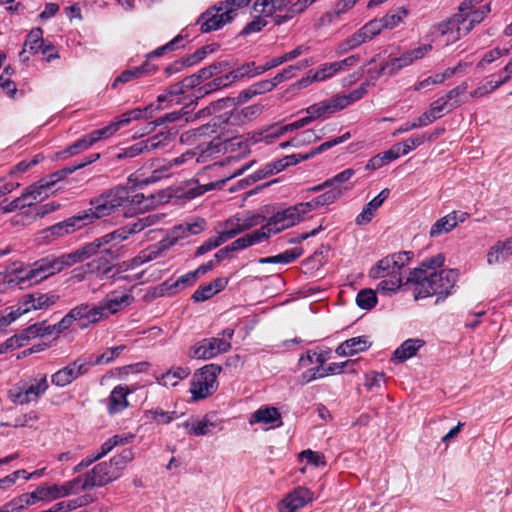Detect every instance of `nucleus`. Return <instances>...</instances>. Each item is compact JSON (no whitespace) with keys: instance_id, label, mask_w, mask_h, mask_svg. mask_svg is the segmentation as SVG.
<instances>
[{"instance_id":"22","label":"nucleus","mask_w":512,"mask_h":512,"mask_svg":"<svg viewBox=\"0 0 512 512\" xmlns=\"http://www.w3.org/2000/svg\"><path fill=\"white\" fill-rule=\"evenodd\" d=\"M512 257V237L497 240L486 252V263L493 267L508 261Z\"/></svg>"},{"instance_id":"63","label":"nucleus","mask_w":512,"mask_h":512,"mask_svg":"<svg viewBox=\"0 0 512 512\" xmlns=\"http://www.w3.org/2000/svg\"><path fill=\"white\" fill-rule=\"evenodd\" d=\"M319 139V136L312 129L304 130L291 139L292 147H301L311 144Z\"/></svg>"},{"instance_id":"44","label":"nucleus","mask_w":512,"mask_h":512,"mask_svg":"<svg viewBox=\"0 0 512 512\" xmlns=\"http://www.w3.org/2000/svg\"><path fill=\"white\" fill-rule=\"evenodd\" d=\"M190 374L188 367H176L161 376L159 383L166 387H174L181 380L187 378Z\"/></svg>"},{"instance_id":"13","label":"nucleus","mask_w":512,"mask_h":512,"mask_svg":"<svg viewBox=\"0 0 512 512\" xmlns=\"http://www.w3.org/2000/svg\"><path fill=\"white\" fill-rule=\"evenodd\" d=\"M221 370L217 364H208L193 375L190 392L194 400L204 399L217 389V376Z\"/></svg>"},{"instance_id":"64","label":"nucleus","mask_w":512,"mask_h":512,"mask_svg":"<svg viewBox=\"0 0 512 512\" xmlns=\"http://www.w3.org/2000/svg\"><path fill=\"white\" fill-rule=\"evenodd\" d=\"M300 460H305L307 464L314 467H321L326 465L325 457L322 453L312 451L310 449L304 450L299 454Z\"/></svg>"},{"instance_id":"26","label":"nucleus","mask_w":512,"mask_h":512,"mask_svg":"<svg viewBox=\"0 0 512 512\" xmlns=\"http://www.w3.org/2000/svg\"><path fill=\"white\" fill-rule=\"evenodd\" d=\"M182 425L187 433L193 436H205L213 433L216 428L220 429L211 415H205L202 418H191Z\"/></svg>"},{"instance_id":"28","label":"nucleus","mask_w":512,"mask_h":512,"mask_svg":"<svg viewBox=\"0 0 512 512\" xmlns=\"http://www.w3.org/2000/svg\"><path fill=\"white\" fill-rule=\"evenodd\" d=\"M80 327H87L105 319L101 305L81 304L74 308Z\"/></svg>"},{"instance_id":"53","label":"nucleus","mask_w":512,"mask_h":512,"mask_svg":"<svg viewBox=\"0 0 512 512\" xmlns=\"http://www.w3.org/2000/svg\"><path fill=\"white\" fill-rule=\"evenodd\" d=\"M356 303L363 310H371L377 304L376 292L372 289H362L356 296Z\"/></svg>"},{"instance_id":"8","label":"nucleus","mask_w":512,"mask_h":512,"mask_svg":"<svg viewBox=\"0 0 512 512\" xmlns=\"http://www.w3.org/2000/svg\"><path fill=\"white\" fill-rule=\"evenodd\" d=\"M307 213L302 203L279 210L274 213L261 228L265 232L267 238L281 231L288 229L300 223L307 217Z\"/></svg>"},{"instance_id":"50","label":"nucleus","mask_w":512,"mask_h":512,"mask_svg":"<svg viewBox=\"0 0 512 512\" xmlns=\"http://www.w3.org/2000/svg\"><path fill=\"white\" fill-rule=\"evenodd\" d=\"M170 141V134L166 132L158 133L146 140L140 141L144 152H150L160 147L166 146Z\"/></svg>"},{"instance_id":"55","label":"nucleus","mask_w":512,"mask_h":512,"mask_svg":"<svg viewBox=\"0 0 512 512\" xmlns=\"http://www.w3.org/2000/svg\"><path fill=\"white\" fill-rule=\"evenodd\" d=\"M468 88L467 83H462L455 88L451 89L444 95L446 102L449 107L452 109L459 107L463 103V95L465 94Z\"/></svg>"},{"instance_id":"62","label":"nucleus","mask_w":512,"mask_h":512,"mask_svg":"<svg viewBox=\"0 0 512 512\" xmlns=\"http://www.w3.org/2000/svg\"><path fill=\"white\" fill-rule=\"evenodd\" d=\"M236 217L239 219L243 231L260 225L263 220V217L260 214L253 212H245L243 214H238L236 215Z\"/></svg>"},{"instance_id":"12","label":"nucleus","mask_w":512,"mask_h":512,"mask_svg":"<svg viewBox=\"0 0 512 512\" xmlns=\"http://www.w3.org/2000/svg\"><path fill=\"white\" fill-rule=\"evenodd\" d=\"M58 296L52 293H32L23 296L16 306L8 308L5 313L11 324L20 316L31 311L42 310L55 304Z\"/></svg>"},{"instance_id":"45","label":"nucleus","mask_w":512,"mask_h":512,"mask_svg":"<svg viewBox=\"0 0 512 512\" xmlns=\"http://www.w3.org/2000/svg\"><path fill=\"white\" fill-rule=\"evenodd\" d=\"M135 438L133 433L116 434L107 439L100 447V455H107L117 446L130 444Z\"/></svg>"},{"instance_id":"23","label":"nucleus","mask_w":512,"mask_h":512,"mask_svg":"<svg viewBox=\"0 0 512 512\" xmlns=\"http://www.w3.org/2000/svg\"><path fill=\"white\" fill-rule=\"evenodd\" d=\"M251 425L260 424L266 429H273L282 426V417L279 410L271 406H262L253 412L249 418Z\"/></svg>"},{"instance_id":"56","label":"nucleus","mask_w":512,"mask_h":512,"mask_svg":"<svg viewBox=\"0 0 512 512\" xmlns=\"http://www.w3.org/2000/svg\"><path fill=\"white\" fill-rule=\"evenodd\" d=\"M408 15V10L400 7L392 13H388L381 18L385 29H393L403 23Z\"/></svg>"},{"instance_id":"42","label":"nucleus","mask_w":512,"mask_h":512,"mask_svg":"<svg viewBox=\"0 0 512 512\" xmlns=\"http://www.w3.org/2000/svg\"><path fill=\"white\" fill-rule=\"evenodd\" d=\"M288 165L285 161V157L266 163L261 169L256 171L251 177L252 180L258 181L264 178H267L269 176H272L274 174H277L281 171H283L285 168H287Z\"/></svg>"},{"instance_id":"47","label":"nucleus","mask_w":512,"mask_h":512,"mask_svg":"<svg viewBox=\"0 0 512 512\" xmlns=\"http://www.w3.org/2000/svg\"><path fill=\"white\" fill-rule=\"evenodd\" d=\"M186 88H192V86L185 85V79L181 83H176L171 85L165 93L159 95L157 97V105L156 109H163L165 106L163 105L167 101H172L171 98L185 92Z\"/></svg>"},{"instance_id":"20","label":"nucleus","mask_w":512,"mask_h":512,"mask_svg":"<svg viewBox=\"0 0 512 512\" xmlns=\"http://www.w3.org/2000/svg\"><path fill=\"white\" fill-rule=\"evenodd\" d=\"M314 500V493L303 486H299L288 493L279 503V512H296Z\"/></svg>"},{"instance_id":"40","label":"nucleus","mask_w":512,"mask_h":512,"mask_svg":"<svg viewBox=\"0 0 512 512\" xmlns=\"http://www.w3.org/2000/svg\"><path fill=\"white\" fill-rule=\"evenodd\" d=\"M510 80V75H499L498 79H490L470 93L472 98H483L496 91Z\"/></svg>"},{"instance_id":"52","label":"nucleus","mask_w":512,"mask_h":512,"mask_svg":"<svg viewBox=\"0 0 512 512\" xmlns=\"http://www.w3.org/2000/svg\"><path fill=\"white\" fill-rule=\"evenodd\" d=\"M51 334H53L52 326H47L45 322H41L30 325L28 328H26L22 332V338L25 340V342H27L32 338Z\"/></svg>"},{"instance_id":"32","label":"nucleus","mask_w":512,"mask_h":512,"mask_svg":"<svg viewBox=\"0 0 512 512\" xmlns=\"http://www.w3.org/2000/svg\"><path fill=\"white\" fill-rule=\"evenodd\" d=\"M425 345V341L420 338H411L405 340L393 353V359L397 362H404L413 356Z\"/></svg>"},{"instance_id":"60","label":"nucleus","mask_w":512,"mask_h":512,"mask_svg":"<svg viewBox=\"0 0 512 512\" xmlns=\"http://www.w3.org/2000/svg\"><path fill=\"white\" fill-rule=\"evenodd\" d=\"M261 65L256 66L254 62L246 63L242 65L241 67L232 70L233 77L236 80L241 79L243 77H254L260 74H263L264 72H260Z\"/></svg>"},{"instance_id":"30","label":"nucleus","mask_w":512,"mask_h":512,"mask_svg":"<svg viewBox=\"0 0 512 512\" xmlns=\"http://www.w3.org/2000/svg\"><path fill=\"white\" fill-rule=\"evenodd\" d=\"M344 190L340 187L329 188L323 194L313 198L307 202H301L307 215H309L312 211L333 204L336 200H338L343 195Z\"/></svg>"},{"instance_id":"3","label":"nucleus","mask_w":512,"mask_h":512,"mask_svg":"<svg viewBox=\"0 0 512 512\" xmlns=\"http://www.w3.org/2000/svg\"><path fill=\"white\" fill-rule=\"evenodd\" d=\"M145 197L142 193L131 190L128 187L118 186L90 201L91 208L85 210V214L89 216L90 223L96 219H100L111 215L120 207L142 211L148 208L144 204Z\"/></svg>"},{"instance_id":"9","label":"nucleus","mask_w":512,"mask_h":512,"mask_svg":"<svg viewBox=\"0 0 512 512\" xmlns=\"http://www.w3.org/2000/svg\"><path fill=\"white\" fill-rule=\"evenodd\" d=\"M81 478H75L64 484L41 485L31 493L21 494V497L28 508L37 501H51L78 492Z\"/></svg>"},{"instance_id":"58","label":"nucleus","mask_w":512,"mask_h":512,"mask_svg":"<svg viewBox=\"0 0 512 512\" xmlns=\"http://www.w3.org/2000/svg\"><path fill=\"white\" fill-rule=\"evenodd\" d=\"M308 66H309V62L307 60H304V61H300L296 65H290V66L286 67L284 70H282L280 73L276 74L273 77V80H274L276 86H278L280 83H282L284 81H287V80L293 78L297 71L302 70Z\"/></svg>"},{"instance_id":"43","label":"nucleus","mask_w":512,"mask_h":512,"mask_svg":"<svg viewBox=\"0 0 512 512\" xmlns=\"http://www.w3.org/2000/svg\"><path fill=\"white\" fill-rule=\"evenodd\" d=\"M284 6L285 0H257L253 5V11L261 17H268Z\"/></svg>"},{"instance_id":"14","label":"nucleus","mask_w":512,"mask_h":512,"mask_svg":"<svg viewBox=\"0 0 512 512\" xmlns=\"http://www.w3.org/2000/svg\"><path fill=\"white\" fill-rule=\"evenodd\" d=\"M362 94L359 91H353L349 94L334 95L306 108V113L313 116L314 120L328 117L338 111L343 110L353 102L359 100Z\"/></svg>"},{"instance_id":"51","label":"nucleus","mask_w":512,"mask_h":512,"mask_svg":"<svg viewBox=\"0 0 512 512\" xmlns=\"http://www.w3.org/2000/svg\"><path fill=\"white\" fill-rule=\"evenodd\" d=\"M134 459V451L131 448H125L117 455L113 456L110 461L119 475L123 474L127 465Z\"/></svg>"},{"instance_id":"46","label":"nucleus","mask_w":512,"mask_h":512,"mask_svg":"<svg viewBox=\"0 0 512 512\" xmlns=\"http://www.w3.org/2000/svg\"><path fill=\"white\" fill-rule=\"evenodd\" d=\"M351 137V134L350 132H346L345 134H343L342 136H339V137H336L332 140H329V141H326L324 143H322L319 147L313 149L310 153H307V154H298L299 155V159L300 161H305V160H308L309 158L319 154V153H322L338 144H341L343 142H345L346 140H348L349 138Z\"/></svg>"},{"instance_id":"38","label":"nucleus","mask_w":512,"mask_h":512,"mask_svg":"<svg viewBox=\"0 0 512 512\" xmlns=\"http://www.w3.org/2000/svg\"><path fill=\"white\" fill-rule=\"evenodd\" d=\"M302 254L303 249L301 247H294L275 256L260 258L258 262L260 264H289L299 258Z\"/></svg>"},{"instance_id":"17","label":"nucleus","mask_w":512,"mask_h":512,"mask_svg":"<svg viewBox=\"0 0 512 512\" xmlns=\"http://www.w3.org/2000/svg\"><path fill=\"white\" fill-rule=\"evenodd\" d=\"M215 146L211 142L199 145L194 149L187 150L180 156L169 161V167L192 168L198 163H204L215 152Z\"/></svg>"},{"instance_id":"15","label":"nucleus","mask_w":512,"mask_h":512,"mask_svg":"<svg viewBox=\"0 0 512 512\" xmlns=\"http://www.w3.org/2000/svg\"><path fill=\"white\" fill-rule=\"evenodd\" d=\"M121 477L114 468L111 461L97 464L83 479H81L80 489H88L95 486H104Z\"/></svg>"},{"instance_id":"4","label":"nucleus","mask_w":512,"mask_h":512,"mask_svg":"<svg viewBox=\"0 0 512 512\" xmlns=\"http://www.w3.org/2000/svg\"><path fill=\"white\" fill-rule=\"evenodd\" d=\"M204 226V220L197 219L193 222H186L173 227L160 241L150 245L134 257L131 260V266L137 267L158 258L164 252L176 245L179 240L190 235L199 234L204 230Z\"/></svg>"},{"instance_id":"25","label":"nucleus","mask_w":512,"mask_h":512,"mask_svg":"<svg viewBox=\"0 0 512 512\" xmlns=\"http://www.w3.org/2000/svg\"><path fill=\"white\" fill-rule=\"evenodd\" d=\"M490 4H484L477 9L459 11L455 17H459V23L462 25L464 33H469L475 24L480 23L490 12Z\"/></svg>"},{"instance_id":"18","label":"nucleus","mask_w":512,"mask_h":512,"mask_svg":"<svg viewBox=\"0 0 512 512\" xmlns=\"http://www.w3.org/2000/svg\"><path fill=\"white\" fill-rule=\"evenodd\" d=\"M229 12L230 10H226L222 4L205 11L197 20L201 32L208 33L215 31L229 23L233 19V15H230Z\"/></svg>"},{"instance_id":"37","label":"nucleus","mask_w":512,"mask_h":512,"mask_svg":"<svg viewBox=\"0 0 512 512\" xmlns=\"http://www.w3.org/2000/svg\"><path fill=\"white\" fill-rule=\"evenodd\" d=\"M284 134L285 133L282 129V126L273 125L266 129H263L261 131L254 132L253 134L250 135L249 140L253 144L259 143V142H263L265 144H271L276 139L283 136Z\"/></svg>"},{"instance_id":"61","label":"nucleus","mask_w":512,"mask_h":512,"mask_svg":"<svg viewBox=\"0 0 512 512\" xmlns=\"http://www.w3.org/2000/svg\"><path fill=\"white\" fill-rule=\"evenodd\" d=\"M431 140V137H427L426 134L416 135L414 137L408 138L405 141L401 143H397L399 147H402L400 149L402 155H407L410 151L416 149L420 145H422L425 141Z\"/></svg>"},{"instance_id":"48","label":"nucleus","mask_w":512,"mask_h":512,"mask_svg":"<svg viewBox=\"0 0 512 512\" xmlns=\"http://www.w3.org/2000/svg\"><path fill=\"white\" fill-rule=\"evenodd\" d=\"M43 45V32L41 28H35L28 34L24 43L23 52L29 51L31 53H38Z\"/></svg>"},{"instance_id":"59","label":"nucleus","mask_w":512,"mask_h":512,"mask_svg":"<svg viewBox=\"0 0 512 512\" xmlns=\"http://www.w3.org/2000/svg\"><path fill=\"white\" fill-rule=\"evenodd\" d=\"M432 49L433 45L430 41H428L427 43H421L416 47L409 48L405 50V52L414 64L415 62L425 58L432 51Z\"/></svg>"},{"instance_id":"2","label":"nucleus","mask_w":512,"mask_h":512,"mask_svg":"<svg viewBox=\"0 0 512 512\" xmlns=\"http://www.w3.org/2000/svg\"><path fill=\"white\" fill-rule=\"evenodd\" d=\"M444 262L445 256L439 253L425 259L419 267L410 272L406 284L411 286L415 300L424 299L434 294L447 297L453 292L458 281L459 271L457 269L437 271L444 265Z\"/></svg>"},{"instance_id":"33","label":"nucleus","mask_w":512,"mask_h":512,"mask_svg":"<svg viewBox=\"0 0 512 512\" xmlns=\"http://www.w3.org/2000/svg\"><path fill=\"white\" fill-rule=\"evenodd\" d=\"M262 109L263 107L260 104L234 109L225 121L230 124H243L257 118L262 113Z\"/></svg>"},{"instance_id":"7","label":"nucleus","mask_w":512,"mask_h":512,"mask_svg":"<svg viewBox=\"0 0 512 512\" xmlns=\"http://www.w3.org/2000/svg\"><path fill=\"white\" fill-rule=\"evenodd\" d=\"M47 376L44 374L20 380L8 391V398L18 405L36 402L48 390Z\"/></svg>"},{"instance_id":"57","label":"nucleus","mask_w":512,"mask_h":512,"mask_svg":"<svg viewBox=\"0 0 512 512\" xmlns=\"http://www.w3.org/2000/svg\"><path fill=\"white\" fill-rule=\"evenodd\" d=\"M509 50L508 49H502L499 47L493 48L483 54L479 62L477 63L476 67L481 70H485L488 65L495 62L497 59L508 55Z\"/></svg>"},{"instance_id":"49","label":"nucleus","mask_w":512,"mask_h":512,"mask_svg":"<svg viewBox=\"0 0 512 512\" xmlns=\"http://www.w3.org/2000/svg\"><path fill=\"white\" fill-rule=\"evenodd\" d=\"M197 278L198 277L196 276V273L192 271L180 276L173 283H169L167 281L163 285L166 287L170 294H174L178 290L191 286L197 280Z\"/></svg>"},{"instance_id":"19","label":"nucleus","mask_w":512,"mask_h":512,"mask_svg":"<svg viewBox=\"0 0 512 512\" xmlns=\"http://www.w3.org/2000/svg\"><path fill=\"white\" fill-rule=\"evenodd\" d=\"M89 224H91L89 221V216L86 215L83 211L73 217L68 218L63 222L57 223L43 230L41 233L43 235V238L50 239L75 232L76 230H79Z\"/></svg>"},{"instance_id":"39","label":"nucleus","mask_w":512,"mask_h":512,"mask_svg":"<svg viewBox=\"0 0 512 512\" xmlns=\"http://www.w3.org/2000/svg\"><path fill=\"white\" fill-rule=\"evenodd\" d=\"M152 70H155V68L151 67L148 63H144L141 66L125 70L114 79L112 83V88H116L119 84H125L134 79H137L151 72Z\"/></svg>"},{"instance_id":"11","label":"nucleus","mask_w":512,"mask_h":512,"mask_svg":"<svg viewBox=\"0 0 512 512\" xmlns=\"http://www.w3.org/2000/svg\"><path fill=\"white\" fill-rule=\"evenodd\" d=\"M465 35L467 33L463 32L459 17L453 15L447 21L433 25L426 36V40L430 41L432 45L435 44L438 48H444Z\"/></svg>"},{"instance_id":"34","label":"nucleus","mask_w":512,"mask_h":512,"mask_svg":"<svg viewBox=\"0 0 512 512\" xmlns=\"http://www.w3.org/2000/svg\"><path fill=\"white\" fill-rule=\"evenodd\" d=\"M46 182L44 184H32L27 187L18 197L21 200L22 208L30 207L37 201H42L46 197H48L49 193L47 191H43V187L46 186Z\"/></svg>"},{"instance_id":"10","label":"nucleus","mask_w":512,"mask_h":512,"mask_svg":"<svg viewBox=\"0 0 512 512\" xmlns=\"http://www.w3.org/2000/svg\"><path fill=\"white\" fill-rule=\"evenodd\" d=\"M234 329H224L220 337L206 338L197 342L192 348L190 355L195 359H211L219 354L226 353L231 348V339Z\"/></svg>"},{"instance_id":"21","label":"nucleus","mask_w":512,"mask_h":512,"mask_svg":"<svg viewBox=\"0 0 512 512\" xmlns=\"http://www.w3.org/2000/svg\"><path fill=\"white\" fill-rule=\"evenodd\" d=\"M134 300L131 290L113 291L100 303L105 318L129 306Z\"/></svg>"},{"instance_id":"1","label":"nucleus","mask_w":512,"mask_h":512,"mask_svg":"<svg viewBox=\"0 0 512 512\" xmlns=\"http://www.w3.org/2000/svg\"><path fill=\"white\" fill-rule=\"evenodd\" d=\"M163 215L149 214L138 218L135 222L129 223L113 232L95 239L73 253H80L77 263L93 258L87 265L88 271L100 279L107 277L112 267L110 263L118 257L116 245L128 239L132 234L140 233L159 223Z\"/></svg>"},{"instance_id":"36","label":"nucleus","mask_w":512,"mask_h":512,"mask_svg":"<svg viewBox=\"0 0 512 512\" xmlns=\"http://www.w3.org/2000/svg\"><path fill=\"white\" fill-rule=\"evenodd\" d=\"M411 65H413L411 59L407 53L403 51L399 56H390L389 59L381 66L380 73L392 76Z\"/></svg>"},{"instance_id":"54","label":"nucleus","mask_w":512,"mask_h":512,"mask_svg":"<svg viewBox=\"0 0 512 512\" xmlns=\"http://www.w3.org/2000/svg\"><path fill=\"white\" fill-rule=\"evenodd\" d=\"M187 113H188V111H186L184 108L180 111H174V112L166 114L163 117L157 118L155 121L150 122L147 125L145 131L143 133H141L140 136H143L144 134L153 132L157 126H160L166 122H175V121L179 120L180 118H182L183 116H185Z\"/></svg>"},{"instance_id":"24","label":"nucleus","mask_w":512,"mask_h":512,"mask_svg":"<svg viewBox=\"0 0 512 512\" xmlns=\"http://www.w3.org/2000/svg\"><path fill=\"white\" fill-rule=\"evenodd\" d=\"M465 221V214L452 211L447 215L439 218L430 228L429 237L437 238L451 232L457 227L458 223Z\"/></svg>"},{"instance_id":"41","label":"nucleus","mask_w":512,"mask_h":512,"mask_svg":"<svg viewBox=\"0 0 512 512\" xmlns=\"http://www.w3.org/2000/svg\"><path fill=\"white\" fill-rule=\"evenodd\" d=\"M384 25L381 20L373 19L366 23L362 28H360L357 32H355L360 39L361 43H366L376 37L384 30Z\"/></svg>"},{"instance_id":"31","label":"nucleus","mask_w":512,"mask_h":512,"mask_svg":"<svg viewBox=\"0 0 512 512\" xmlns=\"http://www.w3.org/2000/svg\"><path fill=\"white\" fill-rule=\"evenodd\" d=\"M228 67L227 62H219L212 64L208 67H205L198 71V73L193 74L187 78H185V85L195 87L214 76H217L224 72Z\"/></svg>"},{"instance_id":"16","label":"nucleus","mask_w":512,"mask_h":512,"mask_svg":"<svg viewBox=\"0 0 512 512\" xmlns=\"http://www.w3.org/2000/svg\"><path fill=\"white\" fill-rule=\"evenodd\" d=\"M89 369L90 362H88V359L80 357L52 374L51 382L57 387H65L80 376L87 374Z\"/></svg>"},{"instance_id":"27","label":"nucleus","mask_w":512,"mask_h":512,"mask_svg":"<svg viewBox=\"0 0 512 512\" xmlns=\"http://www.w3.org/2000/svg\"><path fill=\"white\" fill-rule=\"evenodd\" d=\"M130 393H132V390L127 385L119 384L115 386L108 397V413L114 415L126 409L129 406L127 396Z\"/></svg>"},{"instance_id":"35","label":"nucleus","mask_w":512,"mask_h":512,"mask_svg":"<svg viewBox=\"0 0 512 512\" xmlns=\"http://www.w3.org/2000/svg\"><path fill=\"white\" fill-rule=\"evenodd\" d=\"M267 237L262 228L255 230L249 234L244 235L236 240H234L230 245L226 246V250L237 251L248 248L254 244L261 243L266 240Z\"/></svg>"},{"instance_id":"29","label":"nucleus","mask_w":512,"mask_h":512,"mask_svg":"<svg viewBox=\"0 0 512 512\" xmlns=\"http://www.w3.org/2000/svg\"><path fill=\"white\" fill-rule=\"evenodd\" d=\"M371 342L368 336H357L342 342L335 350L336 354L341 357L353 356L369 349Z\"/></svg>"},{"instance_id":"6","label":"nucleus","mask_w":512,"mask_h":512,"mask_svg":"<svg viewBox=\"0 0 512 512\" xmlns=\"http://www.w3.org/2000/svg\"><path fill=\"white\" fill-rule=\"evenodd\" d=\"M80 259V253H67L60 256H47L35 261L32 265L19 272V282L37 284L50 276L69 268Z\"/></svg>"},{"instance_id":"5","label":"nucleus","mask_w":512,"mask_h":512,"mask_svg":"<svg viewBox=\"0 0 512 512\" xmlns=\"http://www.w3.org/2000/svg\"><path fill=\"white\" fill-rule=\"evenodd\" d=\"M410 254V252H401L387 256L371 269L372 278H383L377 285V291L380 294L390 295L401 287V270L408 264Z\"/></svg>"}]
</instances>
